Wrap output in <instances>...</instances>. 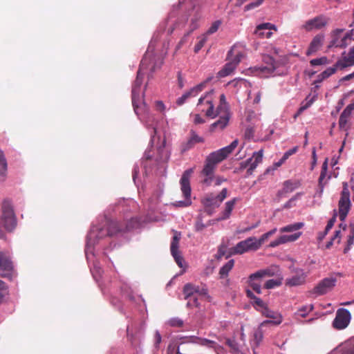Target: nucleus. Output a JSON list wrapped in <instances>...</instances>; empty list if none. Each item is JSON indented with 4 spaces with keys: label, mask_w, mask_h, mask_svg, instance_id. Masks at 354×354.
I'll return each mask as SVG.
<instances>
[{
    "label": "nucleus",
    "mask_w": 354,
    "mask_h": 354,
    "mask_svg": "<svg viewBox=\"0 0 354 354\" xmlns=\"http://www.w3.org/2000/svg\"><path fill=\"white\" fill-rule=\"evenodd\" d=\"M122 230L119 227L117 221H106L102 226H94L88 235V241L91 243L95 240H100L106 236H112Z\"/></svg>",
    "instance_id": "obj_1"
},
{
    "label": "nucleus",
    "mask_w": 354,
    "mask_h": 354,
    "mask_svg": "<svg viewBox=\"0 0 354 354\" xmlns=\"http://www.w3.org/2000/svg\"><path fill=\"white\" fill-rule=\"evenodd\" d=\"M185 299H188L187 306L198 307V299L208 297V290L205 285L196 286L192 283H186L183 287Z\"/></svg>",
    "instance_id": "obj_2"
},
{
    "label": "nucleus",
    "mask_w": 354,
    "mask_h": 354,
    "mask_svg": "<svg viewBox=\"0 0 354 354\" xmlns=\"http://www.w3.org/2000/svg\"><path fill=\"white\" fill-rule=\"evenodd\" d=\"M1 223L4 228L11 232L17 225V218L14 212L12 201L6 198L1 203V215L0 218Z\"/></svg>",
    "instance_id": "obj_3"
},
{
    "label": "nucleus",
    "mask_w": 354,
    "mask_h": 354,
    "mask_svg": "<svg viewBox=\"0 0 354 354\" xmlns=\"http://www.w3.org/2000/svg\"><path fill=\"white\" fill-rule=\"evenodd\" d=\"M193 173V168L188 169L183 172L180 180V184L181 192L183 193V196L185 197V201H179L175 202L174 203H173V205L175 207H188L192 204V201L190 199L192 192L190 185V178Z\"/></svg>",
    "instance_id": "obj_4"
},
{
    "label": "nucleus",
    "mask_w": 354,
    "mask_h": 354,
    "mask_svg": "<svg viewBox=\"0 0 354 354\" xmlns=\"http://www.w3.org/2000/svg\"><path fill=\"white\" fill-rule=\"evenodd\" d=\"M277 68V63L274 59L270 55H265L263 57V63L260 66H255L253 71L256 75L261 78H267L274 76L275 70Z\"/></svg>",
    "instance_id": "obj_5"
},
{
    "label": "nucleus",
    "mask_w": 354,
    "mask_h": 354,
    "mask_svg": "<svg viewBox=\"0 0 354 354\" xmlns=\"http://www.w3.org/2000/svg\"><path fill=\"white\" fill-rule=\"evenodd\" d=\"M227 193V189L223 188L217 195L209 194L204 197L202 200V203L205 207V212H207L209 215L212 214L214 210L216 208H218L222 202L226 198Z\"/></svg>",
    "instance_id": "obj_6"
},
{
    "label": "nucleus",
    "mask_w": 354,
    "mask_h": 354,
    "mask_svg": "<svg viewBox=\"0 0 354 354\" xmlns=\"http://www.w3.org/2000/svg\"><path fill=\"white\" fill-rule=\"evenodd\" d=\"M351 207L350 200V192L346 183H343V189L341 192L339 201L338 202L339 217L341 221H344Z\"/></svg>",
    "instance_id": "obj_7"
},
{
    "label": "nucleus",
    "mask_w": 354,
    "mask_h": 354,
    "mask_svg": "<svg viewBox=\"0 0 354 354\" xmlns=\"http://www.w3.org/2000/svg\"><path fill=\"white\" fill-rule=\"evenodd\" d=\"M197 109L199 111L204 113L205 116L210 118L217 117L220 111V107L214 108L210 93H207L205 96L199 98Z\"/></svg>",
    "instance_id": "obj_8"
},
{
    "label": "nucleus",
    "mask_w": 354,
    "mask_h": 354,
    "mask_svg": "<svg viewBox=\"0 0 354 354\" xmlns=\"http://www.w3.org/2000/svg\"><path fill=\"white\" fill-rule=\"evenodd\" d=\"M140 107V114H136L140 117V119L145 123L147 127H151L152 133L151 136V142H154L155 136L156 135V127L155 125L156 119L155 116L149 111L147 105L143 102H138Z\"/></svg>",
    "instance_id": "obj_9"
},
{
    "label": "nucleus",
    "mask_w": 354,
    "mask_h": 354,
    "mask_svg": "<svg viewBox=\"0 0 354 354\" xmlns=\"http://www.w3.org/2000/svg\"><path fill=\"white\" fill-rule=\"evenodd\" d=\"M15 275L14 265L10 257L0 250V277L12 280Z\"/></svg>",
    "instance_id": "obj_10"
},
{
    "label": "nucleus",
    "mask_w": 354,
    "mask_h": 354,
    "mask_svg": "<svg viewBox=\"0 0 354 354\" xmlns=\"http://www.w3.org/2000/svg\"><path fill=\"white\" fill-rule=\"evenodd\" d=\"M274 272L270 268L260 270L251 274L248 277V284L257 294L261 293V280L267 277H272Z\"/></svg>",
    "instance_id": "obj_11"
},
{
    "label": "nucleus",
    "mask_w": 354,
    "mask_h": 354,
    "mask_svg": "<svg viewBox=\"0 0 354 354\" xmlns=\"http://www.w3.org/2000/svg\"><path fill=\"white\" fill-rule=\"evenodd\" d=\"M238 145L239 140L236 139L230 145L212 152L206 159L216 165L231 154L235 148L237 147Z\"/></svg>",
    "instance_id": "obj_12"
},
{
    "label": "nucleus",
    "mask_w": 354,
    "mask_h": 354,
    "mask_svg": "<svg viewBox=\"0 0 354 354\" xmlns=\"http://www.w3.org/2000/svg\"><path fill=\"white\" fill-rule=\"evenodd\" d=\"M220 111L217 116L218 119L209 126L210 132L221 131L224 130L228 125L231 113L230 111H227L225 106L219 109Z\"/></svg>",
    "instance_id": "obj_13"
},
{
    "label": "nucleus",
    "mask_w": 354,
    "mask_h": 354,
    "mask_svg": "<svg viewBox=\"0 0 354 354\" xmlns=\"http://www.w3.org/2000/svg\"><path fill=\"white\" fill-rule=\"evenodd\" d=\"M336 281L337 279L333 277L324 278L309 291V294L315 297L325 295L335 287Z\"/></svg>",
    "instance_id": "obj_14"
},
{
    "label": "nucleus",
    "mask_w": 354,
    "mask_h": 354,
    "mask_svg": "<svg viewBox=\"0 0 354 354\" xmlns=\"http://www.w3.org/2000/svg\"><path fill=\"white\" fill-rule=\"evenodd\" d=\"M263 155V149L254 152L252 158L246 160L245 161H243L240 163L239 169L240 171H242L248 167L247 170V175H252L254 170L257 168L258 165L262 162Z\"/></svg>",
    "instance_id": "obj_15"
},
{
    "label": "nucleus",
    "mask_w": 354,
    "mask_h": 354,
    "mask_svg": "<svg viewBox=\"0 0 354 354\" xmlns=\"http://www.w3.org/2000/svg\"><path fill=\"white\" fill-rule=\"evenodd\" d=\"M351 319L350 312L346 308H339L336 312L335 317L333 322V326L337 330L346 328Z\"/></svg>",
    "instance_id": "obj_16"
},
{
    "label": "nucleus",
    "mask_w": 354,
    "mask_h": 354,
    "mask_svg": "<svg viewBox=\"0 0 354 354\" xmlns=\"http://www.w3.org/2000/svg\"><path fill=\"white\" fill-rule=\"evenodd\" d=\"M140 76V69L138 71V75L136 80H135L132 91H131V100H132V105L133 106L134 111L136 114H140V107L138 102H142L140 98V90L142 84V78Z\"/></svg>",
    "instance_id": "obj_17"
},
{
    "label": "nucleus",
    "mask_w": 354,
    "mask_h": 354,
    "mask_svg": "<svg viewBox=\"0 0 354 354\" xmlns=\"http://www.w3.org/2000/svg\"><path fill=\"white\" fill-rule=\"evenodd\" d=\"M256 246L254 244V236H251L239 242L232 248L231 253L232 254H242L250 250H257Z\"/></svg>",
    "instance_id": "obj_18"
},
{
    "label": "nucleus",
    "mask_w": 354,
    "mask_h": 354,
    "mask_svg": "<svg viewBox=\"0 0 354 354\" xmlns=\"http://www.w3.org/2000/svg\"><path fill=\"white\" fill-rule=\"evenodd\" d=\"M329 19L324 15H319L313 19H309L306 21L303 28L307 31L313 30H319L327 25Z\"/></svg>",
    "instance_id": "obj_19"
},
{
    "label": "nucleus",
    "mask_w": 354,
    "mask_h": 354,
    "mask_svg": "<svg viewBox=\"0 0 354 354\" xmlns=\"http://www.w3.org/2000/svg\"><path fill=\"white\" fill-rule=\"evenodd\" d=\"M216 165L208 161V160H205L204 167L201 172V176L203 177L202 180L203 184L209 186L211 185L212 180H214V171L216 169Z\"/></svg>",
    "instance_id": "obj_20"
},
{
    "label": "nucleus",
    "mask_w": 354,
    "mask_h": 354,
    "mask_svg": "<svg viewBox=\"0 0 354 354\" xmlns=\"http://www.w3.org/2000/svg\"><path fill=\"white\" fill-rule=\"evenodd\" d=\"M353 66H354V46L350 48L348 53H342L341 58L336 62V66L340 71Z\"/></svg>",
    "instance_id": "obj_21"
},
{
    "label": "nucleus",
    "mask_w": 354,
    "mask_h": 354,
    "mask_svg": "<svg viewBox=\"0 0 354 354\" xmlns=\"http://www.w3.org/2000/svg\"><path fill=\"white\" fill-rule=\"evenodd\" d=\"M271 30H277L276 26L270 23H263L257 26L254 34L261 38H270L272 35Z\"/></svg>",
    "instance_id": "obj_22"
},
{
    "label": "nucleus",
    "mask_w": 354,
    "mask_h": 354,
    "mask_svg": "<svg viewBox=\"0 0 354 354\" xmlns=\"http://www.w3.org/2000/svg\"><path fill=\"white\" fill-rule=\"evenodd\" d=\"M306 278V274L303 270H297L295 275L286 279V285L290 287L302 285L305 283Z\"/></svg>",
    "instance_id": "obj_23"
},
{
    "label": "nucleus",
    "mask_w": 354,
    "mask_h": 354,
    "mask_svg": "<svg viewBox=\"0 0 354 354\" xmlns=\"http://www.w3.org/2000/svg\"><path fill=\"white\" fill-rule=\"evenodd\" d=\"M204 139L196 134L194 131H190V138L187 141L182 143L180 146V151L184 153L194 147L197 143L203 142Z\"/></svg>",
    "instance_id": "obj_24"
},
{
    "label": "nucleus",
    "mask_w": 354,
    "mask_h": 354,
    "mask_svg": "<svg viewBox=\"0 0 354 354\" xmlns=\"http://www.w3.org/2000/svg\"><path fill=\"white\" fill-rule=\"evenodd\" d=\"M324 39V35L319 34L315 36L306 51V55L310 56L318 51L323 44Z\"/></svg>",
    "instance_id": "obj_25"
},
{
    "label": "nucleus",
    "mask_w": 354,
    "mask_h": 354,
    "mask_svg": "<svg viewBox=\"0 0 354 354\" xmlns=\"http://www.w3.org/2000/svg\"><path fill=\"white\" fill-rule=\"evenodd\" d=\"M261 313L263 316L271 319L272 324L275 326L279 325L283 321V317L280 313L270 310L268 306L262 309Z\"/></svg>",
    "instance_id": "obj_26"
},
{
    "label": "nucleus",
    "mask_w": 354,
    "mask_h": 354,
    "mask_svg": "<svg viewBox=\"0 0 354 354\" xmlns=\"http://www.w3.org/2000/svg\"><path fill=\"white\" fill-rule=\"evenodd\" d=\"M354 110V102L349 104L343 112L341 113L339 119V127L340 129H344L348 120Z\"/></svg>",
    "instance_id": "obj_27"
},
{
    "label": "nucleus",
    "mask_w": 354,
    "mask_h": 354,
    "mask_svg": "<svg viewBox=\"0 0 354 354\" xmlns=\"http://www.w3.org/2000/svg\"><path fill=\"white\" fill-rule=\"evenodd\" d=\"M141 221L138 217L127 218L124 224H120L119 227L122 228L121 232L129 231L139 227Z\"/></svg>",
    "instance_id": "obj_28"
},
{
    "label": "nucleus",
    "mask_w": 354,
    "mask_h": 354,
    "mask_svg": "<svg viewBox=\"0 0 354 354\" xmlns=\"http://www.w3.org/2000/svg\"><path fill=\"white\" fill-rule=\"evenodd\" d=\"M245 293L247 297L252 300L253 306L257 310L261 312L262 309L267 306L263 301L261 298L256 297L250 290H246Z\"/></svg>",
    "instance_id": "obj_29"
},
{
    "label": "nucleus",
    "mask_w": 354,
    "mask_h": 354,
    "mask_svg": "<svg viewBox=\"0 0 354 354\" xmlns=\"http://www.w3.org/2000/svg\"><path fill=\"white\" fill-rule=\"evenodd\" d=\"M239 201L237 198H234L233 199L227 201L225 204V209L222 212V216L218 218V221L225 220L230 218L232 211L234 208L236 203Z\"/></svg>",
    "instance_id": "obj_30"
},
{
    "label": "nucleus",
    "mask_w": 354,
    "mask_h": 354,
    "mask_svg": "<svg viewBox=\"0 0 354 354\" xmlns=\"http://www.w3.org/2000/svg\"><path fill=\"white\" fill-rule=\"evenodd\" d=\"M353 31H354V29H352L351 30L348 32L339 41H337V40L336 39H333L331 41V46H334L335 47H339L341 48H346L348 44L347 43V41L351 40L353 36Z\"/></svg>",
    "instance_id": "obj_31"
},
{
    "label": "nucleus",
    "mask_w": 354,
    "mask_h": 354,
    "mask_svg": "<svg viewBox=\"0 0 354 354\" xmlns=\"http://www.w3.org/2000/svg\"><path fill=\"white\" fill-rule=\"evenodd\" d=\"M236 63H234L232 60L225 64L223 68L218 73L220 77H224L230 75L234 69L236 68Z\"/></svg>",
    "instance_id": "obj_32"
},
{
    "label": "nucleus",
    "mask_w": 354,
    "mask_h": 354,
    "mask_svg": "<svg viewBox=\"0 0 354 354\" xmlns=\"http://www.w3.org/2000/svg\"><path fill=\"white\" fill-rule=\"evenodd\" d=\"M301 185L299 181L288 180L283 183V193H289L293 192Z\"/></svg>",
    "instance_id": "obj_33"
},
{
    "label": "nucleus",
    "mask_w": 354,
    "mask_h": 354,
    "mask_svg": "<svg viewBox=\"0 0 354 354\" xmlns=\"http://www.w3.org/2000/svg\"><path fill=\"white\" fill-rule=\"evenodd\" d=\"M263 338V333L261 328L257 329L253 334V338L250 342L251 346L253 348H257Z\"/></svg>",
    "instance_id": "obj_34"
},
{
    "label": "nucleus",
    "mask_w": 354,
    "mask_h": 354,
    "mask_svg": "<svg viewBox=\"0 0 354 354\" xmlns=\"http://www.w3.org/2000/svg\"><path fill=\"white\" fill-rule=\"evenodd\" d=\"M277 232V228H274L272 230L263 234L259 240H257L256 237H254V244L257 250H258L261 245L271 236H272Z\"/></svg>",
    "instance_id": "obj_35"
},
{
    "label": "nucleus",
    "mask_w": 354,
    "mask_h": 354,
    "mask_svg": "<svg viewBox=\"0 0 354 354\" xmlns=\"http://www.w3.org/2000/svg\"><path fill=\"white\" fill-rule=\"evenodd\" d=\"M181 238V234L180 232L175 231L174 235L173 236L171 246H170V250L171 254V253H176V252H179L178 250V246H179V241Z\"/></svg>",
    "instance_id": "obj_36"
},
{
    "label": "nucleus",
    "mask_w": 354,
    "mask_h": 354,
    "mask_svg": "<svg viewBox=\"0 0 354 354\" xmlns=\"http://www.w3.org/2000/svg\"><path fill=\"white\" fill-rule=\"evenodd\" d=\"M234 265V261L231 259L228 261L223 266H222L219 270V274L221 278H224L228 275L230 271L233 268Z\"/></svg>",
    "instance_id": "obj_37"
},
{
    "label": "nucleus",
    "mask_w": 354,
    "mask_h": 354,
    "mask_svg": "<svg viewBox=\"0 0 354 354\" xmlns=\"http://www.w3.org/2000/svg\"><path fill=\"white\" fill-rule=\"evenodd\" d=\"M199 345L208 348H212L214 351H217L220 347L216 342L206 338H201V339H199Z\"/></svg>",
    "instance_id": "obj_38"
},
{
    "label": "nucleus",
    "mask_w": 354,
    "mask_h": 354,
    "mask_svg": "<svg viewBox=\"0 0 354 354\" xmlns=\"http://www.w3.org/2000/svg\"><path fill=\"white\" fill-rule=\"evenodd\" d=\"M304 223H295L293 224L288 225L280 229L281 232H291L300 230L304 227Z\"/></svg>",
    "instance_id": "obj_39"
},
{
    "label": "nucleus",
    "mask_w": 354,
    "mask_h": 354,
    "mask_svg": "<svg viewBox=\"0 0 354 354\" xmlns=\"http://www.w3.org/2000/svg\"><path fill=\"white\" fill-rule=\"evenodd\" d=\"M8 287L6 283L0 280V305L3 303L5 298L8 295Z\"/></svg>",
    "instance_id": "obj_40"
},
{
    "label": "nucleus",
    "mask_w": 354,
    "mask_h": 354,
    "mask_svg": "<svg viewBox=\"0 0 354 354\" xmlns=\"http://www.w3.org/2000/svg\"><path fill=\"white\" fill-rule=\"evenodd\" d=\"M7 171V161L3 151L0 149V176L4 177Z\"/></svg>",
    "instance_id": "obj_41"
},
{
    "label": "nucleus",
    "mask_w": 354,
    "mask_h": 354,
    "mask_svg": "<svg viewBox=\"0 0 354 354\" xmlns=\"http://www.w3.org/2000/svg\"><path fill=\"white\" fill-rule=\"evenodd\" d=\"M211 80V78H208L206 81L196 85L189 90L191 92L192 97L196 96L201 91H202L205 87L206 84Z\"/></svg>",
    "instance_id": "obj_42"
},
{
    "label": "nucleus",
    "mask_w": 354,
    "mask_h": 354,
    "mask_svg": "<svg viewBox=\"0 0 354 354\" xmlns=\"http://www.w3.org/2000/svg\"><path fill=\"white\" fill-rule=\"evenodd\" d=\"M337 70H339V68L336 66V63L333 67H329L324 71H323L320 76L322 77V79H326L328 77H330L331 75L334 74Z\"/></svg>",
    "instance_id": "obj_43"
},
{
    "label": "nucleus",
    "mask_w": 354,
    "mask_h": 354,
    "mask_svg": "<svg viewBox=\"0 0 354 354\" xmlns=\"http://www.w3.org/2000/svg\"><path fill=\"white\" fill-rule=\"evenodd\" d=\"M221 25V20H216V21H214L212 24L211 26L209 28V29L207 30L205 35L207 36L208 35H212V34L216 32L218 30Z\"/></svg>",
    "instance_id": "obj_44"
},
{
    "label": "nucleus",
    "mask_w": 354,
    "mask_h": 354,
    "mask_svg": "<svg viewBox=\"0 0 354 354\" xmlns=\"http://www.w3.org/2000/svg\"><path fill=\"white\" fill-rule=\"evenodd\" d=\"M313 310V305H306L301 307L298 310L299 315L302 317H305L310 312Z\"/></svg>",
    "instance_id": "obj_45"
},
{
    "label": "nucleus",
    "mask_w": 354,
    "mask_h": 354,
    "mask_svg": "<svg viewBox=\"0 0 354 354\" xmlns=\"http://www.w3.org/2000/svg\"><path fill=\"white\" fill-rule=\"evenodd\" d=\"M168 324L171 327H182L183 326V321L178 317H174L168 321Z\"/></svg>",
    "instance_id": "obj_46"
},
{
    "label": "nucleus",
    "mask_w": 354,
    "mask_h": 354,
    "mask_svg": "<svg viewBox=\"0 0 354 354\" xmlns=\"http://www.w3.org/2000/svg\"><path fill=\"white\" fill-rule=\"evenodd\" d=\"M280 285V281L277 279H269L265 283L264 288L266 289H271L277 287Z\"/></svg>",
    "instance_id": "obj_47"
},
{
    "label": "nucleus",
    "mask_w": 354,
    "mask_h": 354,
    "mask_svg": "<svg viewBox=\"0 0 354 354\" xmlns=\"http://www.w3.org/2000/svg\"><path fill=\"white\" fill-rule=\"evenodd\" d=\"M301 232H297L292 235H282V237L284 238V243L287 242H292L296 241L301 236Z\"/></svg>",
    "instance_id": "obj_48"
},
{
    "label": "nucleus",
    "mask_w": 354,
    "mask_h": 354,
    "mask_svg": "<svg viewBox=\"0 0 354 354\" xmlns=\"http://www.w3.org/2000/svg\"><path fill=\"white\" fill-rule=\"evenodd\" d=\"M207 41L206 35H203V37L199 40V41L194 46V53H198L200 50L204 46L205 42Z\"/></svg>",
    "instance_id": "obj_49"
},
{
    "label": "nucleus",
    "mask_w": 354,
    "mask_h": 354,
    "mask_svg": "<svg viewBox=\"0 0 354 354\" xmlns=\"http://www.w3.org/2000/svg\"><path fill=\"white\" fill-rule=\"evenodd\" d=\"M327 63V58L326 57H322L320 58L313 59L310 60V64L311 66H319L322 64H326Z\"/></svg>",
    "instance_id": "obj_50"
},
{
    "label": "nucleus",
    "mask_w": 354,
    "mask_h": 354,
    "mask_svg": "<svg viewBox=\"0 0 354 354\" xmlns=\"http://www.w3.org/2000/svg\"><path fill=\"white\" fill-rule=\"evenodd\" d=\"M190 97H192V95L191 92L189 91L186 92L185 93H184L180 97H179L177 100V101H176L177 104L179 106L185 103V102L186 101V100Z\"/></svg>",
    "instance_id": "obj_51"
},
{
    "label": "nucleus",
    "mask_w": 354,
    "mask_h": 354,
    "mask_svg": "<svg viewBox=\"0 0 354 354\" xmlns=\"http://www.w3.org/2000/svg\"><path fill=\"white\" fill-rule=\"evenodd\" d=\"M171 255L174 258V259H175L176 263L178 264V266L179 267L182 268L183 267V258L180 255V251L179 252H176V253H171Z\"/></svg>",
    "instance_id": "obj_52"
},
{
    "label": "nucleus",
    "mask_w": 354,
    "mask_h": 354,
    "mask_svg": "<svg viewBox=\"0 0 354 354\" xmlns=\"http://www.w3.org/2000/svg\"><path fill=\"white\" fill-rule=\"evenodd\" d=\"M263 1L264 0H257L254 2L250 3L245 6V10H250L257 7H259L260 5L263 3Z\"/></svg>",
    "instance_id": "obj_53"
},
{
    "label": "nucleus",
    "mask_w": 354,
    "mask_h": 354,
    "mask_svg": "<svg viewBox=\"0 0 354 354\" xmlns=\"http://www.w3.org/2000/svg\"><path fill=\"white\" fill-rule=\"evenodd\" d=\"M316 99V96L314 95L313 97H312L310 99L308 100V97H307L306 98V102L305 103H302L301 104V107L304 108V110H306L307 109H308L312 104L313 103L315 102Z\"/></svg>",
    "instance_id": "obj_54"
},
{
    "label": "nucleus",
    "mask_w": 354,
    "mask_h": 354,
    "mask_svg": "<svg viewBox=\"0 0 354 354\" xmlns=\"http://www.w3.org/2000/svg\"><path fill=\"white\" fill-rule=\"evenodd\" d=\"M155 108L156 111L160 113H164L166 109L163 102L160 100L155 102Z\"/></svg>",
    "instance_id": "obj_55"
},
{
    "label": "nucleus",
    "mask_w": 354,
    "mask_h": 354,
    "mask_svg": "<svg viewBox=\"0 0 354 354\" xmlns=\"http://www.w3.org/2000/svg\"><path fill=\"white\" fill-rule=\"evenodd\" d=\"M353 243H354V234L353 235H350L348 236V239L347 240V245L344 249V254L347 253L350 250L351 247L353 244Z\"/></svg>",
    "instance_id": "obj_56"
},
{
    "label": "nucleus",
    "mask_w": 354,
    "mask_h": 354,
    "mask_svg": "<svg viewBox=\"0 0 354 354\" xmlns=\"http://www.w3.org/2000/svg\"><path fill=\"white\" fill-rule=\"evenodd\" d=\"M283 239H285L284 238L282 237V236H281L280 237H279L277 239L272 241L269 246L271 247V248H275L281 244H283L284 243V241Z\"/></svg>",
    "instance_id": "obj_57"
},
{
    "label": "nucleus",
    "mask_w": 354,
    "mask_h": 354,
    "mask_svg": "<svg viewBox=\"0 0 354 354\" xmlns=\"http://www.w3.org/2000/svg\"><path fill=\"white\" fill-rule=\"evenodd\" d=\"M327 171H321L320 176L319 178V185L323 188L326 182H324Z\"/></svg>",
    "instance_id": "obj_58"
},
{
    "label": "nucleus",
    "mask_w": 354,
    "mask_h": 354,
    "mask_svg": "<svg viewBox=\"0 0 354 354\" xmlns=\"http://www.w3.org/2000/svg\"><path fill=\"white\" fill-rule=\"evenodd\" d=\"M221 106H225V108H226L227 111H230L227 103L226 102V99H225V96L224 94H221L220 95V104L217 107H221Z\"/></svg>",
    "instance_id": "obj_59"
},
{
    "label": "nucleus",
    "mask_w": 354,
    "mask_h": 354,
    "mask_svg": "<svg viewBox=\"0 0 354 354\" xmlns=\"http://www.w3.org/2000/svg\"><path fill=\"white\" fill-rule=\"evenodd\" d=\"M162 340L161 335L158 331H156L154 335V345L156 348L159 346Z\"/></svg>",
    "instance_id": "obj_60"
},
{
    "label": "nucleus",
    "mask_w": 354,
    "mask_h": 354,
    "mask_svg": "<svg viewBox=\"0 0 354 354\" xmlns=\"http://www.w3.org/2000/svg\"><path fill=\"white\" fill-rule=\"evenodd\" d=\"M243 57V54L241 52L237 53L234 57L232 59V61L234 63H236V65L237 66L239 62L241 61L242 58Z\"/></svg>",
    "instance_id": "obj_61"
},
{
    "label": "nucleus",
    "mask_w": 354,
    "mask_h": 354,
    "mask_svg": "<svg viewBox=\"0 0 354 354\" xmlns=\"http://www.w3.org/2000/svg\"><path fill=\"white\" fill-rule=\"evenodd\" d=\"M190 32H187L186 34L184 35L183 38L180 40L177 45V48H180L184 44L187 42V37L189 36Z\"/></svg>",
    "instance_id": "obj_62"
},
{
    "label": "nucleus",
    "mask_w": 354,
    "mask_h": 354,
    "mask_svg": "<svg viewBox=\"0 0 354 354\" xmlns=\"http://www.w3.org/2000/svg\"><path fill=\"white\" fill-rule=\"evenodd\" d=\"M205 227L206 225L203 223L202 220L201 219L197 221L195 225L196 230L198 232L202 231Z\"/></svg>",
    "instance_id": "obj_63"
},
{
    "label": "nucleus",
    "mask_w": 354,
    "mask_h": 354,
    "mask_svg": "<svg viewBox=\"0 0 354 354\" xmlns=\"http://www.w3.org/2000/svg\"><path fill=\"white\" fill-rule=\"evenodd\" d=\"M198 27V19H192V22H191V24H190V30L189 32H190V34L194 30H196L197 28Z\"/></svg>",
    "instance_id": "obj_64"
}]
</instances>
